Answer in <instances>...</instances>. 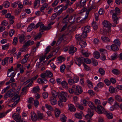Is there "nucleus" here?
I'll return each instance as SVG.
<instances>
[{
	"label": "nucleus",
	"instance_id": "obj_1",
	"mask_svg": "<svg viewBox=\"0 0 122 122\" xmlns=\"http://www.w3.org/2000/svg\"><path fill=\"white\" fill-rule=\"evenodd\" d=\"M67 8V5L64 6L61 5L57 6L54 9V10L56 14L59 15L61 14L63 10H65Z\"/></svg>",
	"mask_w": 122,
	"mask_h": 122
},
{
	"label": "nucleus",
	"instance_id": "obj_2",
	"mask_svg": "<svg viewBox=\"0 0 122 122\" xmlns=\"http://www.w3.org/2000/svg\"><path fill=\"white\" fill-rule=\"evenodd\" d=\"M67 95L66 92L62 91L59 93L58 97L59 99L63 102H65L66 100V97Z\"/></svg>",
	"mask_w": 122,
	"mask_h": 122
},
{
	"label": "nucleus",
	"instance_id": "obj_3",
	"mask_svg": "<svg viewBox=\"0 0 122 122\" xmlns=\"http://www.w3.org/2000/svg\"><path fill=\"white\" fill-rule=\"evenodd\" d=\"M6 18L8 19L10 24H12L14 22V17L13 16L11 15L10 13H7L5 15Z\"/></svg>",
	"mask_w": 122,
	"mask_h": 122
},
{
	"label": "nucleus",
	"instance_id": "obj_4",
	"mask_svg": "<svg viewBox=\"0 0 122 122\" xmlns=\"http://www.w3.org/2000/svg\"><path fill=\"white\" fill-rule=\"evenodd\" d=\"M87 113L88 114L85 116V118L88 120H90L94 113L93 110H91L90 109H88Z\"/></svg>",
	"mask_w": 122,
	"mask_h": 122
},
{
	"label": "nucleus",
	"instance_id": "obj_5",
	"mask_svg": "<svg viewBox=\"0 0 122 122\" xmlns=\"http://www.w3.org/2000/svg\"><path fill=\"white\" fill-rule=\"evenodd\" d=\"M12 117L13 119L17 122H25L21 120V117L19 114L17 115L14 113L12 115Z\"/></svg>",
	"mask_w": 122,
	"mask_h": 122
},
{
	"label": "nucleus",
	"instance_id": "obj_6",
	"mask_svg": "<svg viewBox=\"0 0 122 122\" xmlns=\"http://www.w3.org/2000/svg\"><path fill=\"white\" fill-rule=\"evenodd\" d=\"M83 57H80L79 58H76L75 59V63L79 66H80L83 62Z\"/></svg>",
	"mask_w": 122,
	"mask_h": 122
},
{
	"label": "nucleus",
	"instance_id": "obj_7",
	"mask_svg": "<svg viewBox=\"0 0 122 122\" xmlns=\"http://www.w3.org/2000/svg\"><path fill=\"white\" fill-rule=\"evenodd\" d=\"M83 90L81 87L78 86H76L75 89H74V92L76 95L81 94Z\"/></svg>",
	"mask_w": 122,
	"mask_h": 122
},
{
	"label": "nucleus",
	"instance_id": "obj_8",
	"mask_svg": "<svg viewBox=\"0 0 122 122\" xmlns=\"http://www.w3.org/2000/svg\"><path fill=\"white\" fill-rule=\"evenodd\" d=\"M112 20L115 24H113L112 25L113 27L116 26V24L118 23V18L117 17V16L115 14H113L112 15Z\"/></svg>",
	"mask_w": 122,
	"mask_h": 122
},
{
	"label": "nucleus",
	"instance_id": "obj_9",
	"mask_svg": "<svg viewBox=\"0 0 122 122\" xmlns=\"http://www.w3.org/2000/svg\"><path fill=\"white\" fill-rule=\"evenodd\" d=\"M11 91L12 90H9L5 95L4 97L5 98H7L8 97H12L15 94V92L12 93Z\"/></svg>",
	"mask_w": 122,
	"mask_h": 122
},
{
	"label": "nucleus",
	"instance_id": "obj_10",
	"mask_svg": "<svg viewBox=\"0 0 122 122\" xmlns=\"http://www.w3.org/2000/svg\"><path fill=\"white\" fill-rule=\"evenodd\" d=\"M100 51L101 54V60L103 61L106 60V57L105 54L107 52V51L104 49H101L100 50Z\"/></svg>",
	"mask_w": 122,
	"mask_h": 122
},
{
	"label": "nucleus",
	"instance_id": "obj_11",
	"mask_svg": "<svg viewBox=\"0 0 122 122\" xmlns=\"http://www.w3.org/2000/svg\"><path fill=\"white\" fill-rule=\"evenodd\" d=\"M103 24L104 27L108 28L109 30L111 29L112 25L108 21L105 20L103 21Z\"/></svg>",
	"mask_w": 122,
	"mask_h": 122
},
{
	"label": "nucleus",
	"instance_id": "obj_12",
	"mask_svg": "<svg viewBox=\"0 0 122 122\" xmlns=\"http://www.w3.org/2000/svg\"><path fill=\"white\" fill-rule=\"evenodd\" d=\"M19 42L20 43H24L25 39V36L23 34H19L18 35Z\"/></svg>",
	"mask_w": 122,
	"mask_h": 122
},
{
	"label": "nucleus",
	"instance_id": "obj_13",
	"mask_svg": "<svg viewBox=\"0 0 122 122\" xmlns=\"http://www.w3.org/2000/svg\"><path fill=\"white\" fill-rule=\"evenodd\" d=\"M97 112L99 114H102L103 112L104 113L105 111L104 108L100 105H98L97 106Z\"/></svg>",
	"mask_w": 122,
	"mask_h": 122
},
{
	"label": "nucleus",
	"instance_id": "obj_14",
	"mask_svg": "<svg viewBox=\"0 0 122 122\" xmlns=\"http://www.w3.org/2000/svg\"><path fill=\"white\" fill-rule=\"evenodd\" d=\"M67 28L68 30H69V31H71V30L72 28V27L71 26V25H68L67 24H66L61 29L60 31L61 32L64 31Z\"/></svg>",
	"mask_w": 122,
	"mask_h": 122
},
{
	"label": "nucleus",
	"instance_id": "obj_15",
	"mask_svg": "<svg viewBox=\"0 0 122 122\" xmlns=\"http://www.w3.org/2000/svg\"><path fill=\"white\" fill-rule=\"evenodd\" d=\"M69 53L70 54H73L76 52L77 50V49L74 47L73 45H71L69 48Z\"/></svg>",
	"mask_w": 122,
	"mask_h": 122
},
{
	"label": "nucleus",
	"instance_id": "obj_16",
	"mask_svg": "<svg viewBox=\"0 0 122 122\" xmlns=\"http://www.w3.org/2000/svg\"><path fill=\"white\" fill-rule=\"evenodd\" d=\"M56 98L54 97H50L49 101L51 104L53 105H55L56 103L57 100L56 99Z\"/></svg>",
	"mask_w": 122,
	"mask_h": 122
},
{
	"label": "nucleus",
	"instance_id": "obj_17",
	"mask_svg": "<svg viewBox=\"0 0 122 122\" xmlns=\"http://www.w3.org/2000/svg\"><path fill=\"white\" fill-rule=\"evenodd\" d=\"M104 113L105 114L106 116L108 119H111L113 118V115L109 111H105L104 112Z\"/></svg>",
	"mask_w": 122,
	"mask_h": 122
},
{
	"label": "nucleus",
	"instance_id": "obj_18",
	"mask_svg": "<svg viewBox=\"0 0 122 122\" xmlns=\"http://www.w3.org/2000/svg\"><path fill=\"white\" fill-rule=\"evenodd\" d=\"M37 82L39 84H43L44 83H46H46L47 82V81L46 79H42L41 78H39L37 81Z\"/></svg>",
	"mask_w": 122,
	"mask_h": 122
},
{
	"label": "nucleus",
	"instance_id": "obj_19",
	"mask_svg": "<svg viewBox=\"0 0 122 122\" xmlns=\"http://www.w3.org/2000/svg\"><path fill=\"white\" fill-rule=\"evenodd\" d=\"M61 84L63 88L65 89H67L68 87V84L65 81H63L61 82Z\"/></svg>",
	"mask_w": 122,
	"mask_h": 122
},
{
	"label": "nucleus",
	"instance_id": "obj_20",
	"mask_svg": "<svg viewBox=\"0 0 122 122\" xmlns=\"http://www.w3.org/2000/svg\"><path fill=\"white\" fill-rule=\"evenodd\" d=\"M68 107L69 109L72 112H75L76 110V109L74 106L73 105L69 104L68 105Z\"/></svg>",
	"mask_w": 122,
	"mask_h": 122
},
{
	"label": "nucleus",
	"instance_id": "obj_21",
	"mask_svg": "<svg viewBox=\"0 0 122 122\" xmlns=\"http://www.w3.org/2000/svg\"><path fill=\"white\" fill-rule=\"evenodd\" d=\"M101 38L102 41L104 42L108 43L110 42L109 39L106 36H102Z\"/></svg>",
	"mask_w": 122,
	"mask_h": 122
},
{
	"label": "nucleus",
	"instance_id": "obj_22",
	"mask_svg": "<svg viewBox=\"0 0 122 122\" xmlns=\"http://www.w3.org/2000/svg\"><path fill=\"white\" fill-rule=\"evenodd\" d=\"M73 19V17L72 16H71L70 18H69V20H68V19H63V22L64 23H65L66 24H67L68 22L71 23V24H72L74 22V21H71V20Z\"/></svg>",
	"mask_w": 122,
	"mask_h": 122
},
{
	"label": "nucleus",
	"instance_id": "obj_23",
	"mask_svg": "<svg viewBox=\"0 0 122 122\" xmlns=\"http://www.w3.org/2000/svg\"><path fill=\"white\" fill-rule=\"evenodd\" d=\"M31 117L32 120L34 121H36L37 119V117L36 113L33 112H31Z\"/></svg>",
	"mask_w": 122,
	"mask_h": 122
},
{
	"label": "nucleus",
	"instance_id": "obj_24",
	"mask_svg": "<svg viewBox=\"0 0 122 122\" xmlns=\"http://www.w3.org/2000/svg\"><path fill=\"white\" fill-rule=\"evenodd\" d=\"M118 46L114 44H112L111 46L112 50L114 51H116L119 50Z\"/></svg>",
	"mask_w": 122,
	"mask_h": 122
},
{
	"label": "nucleus",
	"instance_id": "obj_25",
	"mask_svg": "<svg viewBox=\"0 0 122 122\" xmlns=\"http://www.w3.org/2000/svg\"><path fill=\"white\" fill-rule=\"evenodd\" d=\"M15 94L13 96V97L11 100L12 102H13L18 97V95L19 94L18 92H15Z\"/></svg>",
	"mask_w": 122,
	"mask_h": 122
},
{
	"label": "nucleus",
	"instance_id": "obj_26",
	"mask_svg": "<svg viewBox=\"0 0 122 122\" xmlns=\"http://www.w3.org/2000/svg\"><path fill=\"white\" fill-rule=\"evenodd\" d=\"M86 2V0H81L80 2V7L82 8L85 7Z\"/></svg>",
	"mask_w": 122,
	"mask_h": 122
},
{
	"label": "nucleus",
	"instance_id": "obj_27",
	"mask_svg": "<svg viewBox=\"0 0 122 122\" xmlns=\"http://www.w3.org/2000/svg\"><path fill=\"white\" fill-rule=\"evenodd\" d=\"M9 58L7 57L5 58L2 61V65L4 66L5 65H7L8 64V60Z\"/></svg>",
	"mask_w": 122,
	"mask_h": 122
},
{
	"label": "nucleus",
	"instance_id": "obj_28",
	"mask_svg": "<svg viewBox=\"0 0 122 122\" xmlns=\"http://www.w3.org/2000/svg\"><path fill=\"white\" fill-rule=\"evenodd\" d=\"M57 59L58 60V62L57 63H61L64 61L65 60V58L61 56H59L57 57Z\"/></svg>",
	"mask_w": 122,
	"mask_h": 122
},
{
	"label": "nucleus",
	"instance_id": "obj_29",
	"mask_svg": "<svg viewBox=\"0 0 122 122\" xmlns=\"http://www.w3.org/2000/svg\"><path fill=\"white\" fill-rule=\"evenodd\" d=\"M61 111L59 109L56 108L55 110V113L56 117H59L61 113Z\"/></svg>",
	"mask_w": 122,
	"mask_h": 122
},
{
	"label": "nucleus",
	"instance_id": "obj_30",
	"mask_svg": "<svg viewBox=\"0 0 122 122\" xmlns=\"http://www.w3.org/2000/svg\"><path fill=\"white\" fill-rule=\"evenodd\" d=\"M79 44L82 48H84L86 45V42L85 41H82V40L79 42Z\"/></svg>",
	"mask_w": 122,
	"mask_h": 122
},
{
	"label": "nucleus",
	"instance_id": "obj_31",
	"mask_svg": "<svg viewBox=\"0 0 122 122\" xmlns=\"http://www.w3.org/2000/svg\"><path fill=\"white\" fill-rule=\"evenodd\" d=\"M87 104L90 108L92 109H90L91 110H92L94 109H95V107L94 106L93 103L92 102L89 101L87 102Z\"/></svg>",
	"mask_w": 122,
	"mask_h": 122
},
{
	"label": "nucleus",
	"instance_id": "obj_32",
	"mask_svg": "<svg viewBox=\"0 0 122 122\" xmlns=\"http://www.w3.org/2000/svg\"><path fill=\"white\" fill-rule=\"evenodd\" d=\"M76 39L78 41H80L82 40V37L81 35L78 34H76L75 36Z\"/></svg>",
	"mask_w": 122,
	"mask_h": 122
},
{
	"label": "nucleus",
	"instance_id": "obj_33",
	"mask_svg": "<svg viewBox=\"0 0 122 122\" xmlns=\"http://www.w3.org/2000/svg\"><path fill=\"white\" fill-rule=\"evenodd\" d=\"M40 88L39 86H37L33 88L32 91V92L35 93L38 92Z\"/></svg>",
	"mask_w": 122,
	"mask_h": 122
},
{
	"label": "nucleus",
	"instance_id": "obj_34",
	"mask_svg": "<svg viewBox=\"0 0 122 122\" xmlns=\"http://www.w3.org/2000/svg\"><path fill=\"white\" fill-rule=\"evenodd\" d=\"M34 43V41L31 40H29L27 41L25 44V46L27 47L32 45Z\"/></svg>",
	"mask_w": 122,
	"mask_h": 122
},
{
	"label": "nucleus",
	"instance_id": "obj_35",
	"mask_svg": "<svg viewBox=\"0 0 122 122\" xmlns=\"http://www.w3.org/2000/svg\"><path fill=\"white\" fill-rule=\"evenodd\" d=\"M90 27L89 26L87 25L86 26L84 27L83 31L87 33H88L90 31Z\"/></svg>",
	"mask_w": 122,
	"mask_h": 122
},
{
	"label": "nucleus",
	"instance_id": "obj_36",
	"mask_svg": "<svg viewBox=\"0 0 122 122\" xmlns=\"http://www.w3.org/2000/svg\"><path fill=\"white\" fill-rule=\"evenodd\" d=\"M84 18H82L81 17H78L76 20V22H81V23H84V21L83 20H85L86 19H85Z\"/></svg>",
	"mask_w": 122,
	"mask_h": 122
},
{
	"label": "nucleus",
	"instance_id": "obj_37",
	"mask_svg": "<svg viewBox=\"0 0 122 122\" xmlns=\"http://www.w3.org/2000/svg\"><path fill=\"white\" fill-rule=\"evenodd\" d=\"M113 42L114 43V44L118 46H120L121 44L120 41L119 39H115L113 41Z\"/></svg>",
	"mask_w": 122,
	"mask_h": 122
},
{
	"label": "nucleus",
	"instance_id": "obj_38",
	"mask_svg": "<svg viewBox=\"0 0 122 122\" xmlns=\"http://www.w3.org/2000/svg\"><path fill=\"white\" fill-rule=\"evenodd\" d=\"M46 73L47 77H51L53 76L52 73L50 71H46Z\"/></svg>",
	"mask_w": 122,
	"mask_h": 122
},
{
	"label": "nucleus",
	"instance_id": "obj_39",
	"mask_svg": "<svg viewBox=\"0 0 122 122\" xmlns=\"http://www.w3.org/2000/svg\"><path fill=\"white\" fill-rule=\"evenodd\" d=\"M61 120L63 122H66V117L65 115H61L60 116Z\"/></svg>",
	"mask_w": 122,
	"mask_h": 122
},
{
	"label": "nucleus",
	"instance_id": "obj_40",
	"mask_svg": "<svg viewBox=\"0 0 122 122\" xmlns=\"http://www.w3.org/2000/svg\"><path fill=\"white\" fill-rule=\"evenodd\" d=\"M81 53L84 56H85L86 57H87L89 56L90 54L89 53L85 51L84 50H82L81 51Z\"/></svg>",
	"mask_w": 122,
	"mask_h": 122
},
{
	"label": "nucleus",
	"instance_id": "obj_41",
	"mask_svg": "<svg viewBox=\"0 0 122 122\" xmlns=\"http://www.w3.org/2000/svg\"><path fill=\"white\" fill-rule=\"evenodd\" d=\"M75 116L76 117L79 119H82V117L81 114L80 113H77L75 114Z\"/></svg>",
	"mask_w": 122,
	"mask_h": 122
},
{
	"label": "nucleus",
	"instance_id": "obj_42",
	"mask_svg": "<svg viewBox=\"0 0 122 122\" xmlns=\"http://www.w3.org/2000/svg\"><path fill=\"white\" fill-rule=\"evenodd\" d=\"M92 27L94 30H96L98 28V26L97 23L93 22L92 23Z\"/></svg>",
	"mask_w": 122,
	"mask_h": 122
},
{
	"label": "nucleus",
	"instance_id": "obj_43",
	"mask_svg": "<svg viewBox=\"0 0 122 122\" xmlns=\"http://www.w3.org/2000/svg\"><path fill=\"white\" fill-rule=\"evenodd\" d=\"M51 94L53 97H56L58 95L59 93H57L54 90H53L52 91Z\"/></svg>",
	"mask_w": 122,
	"mask_h": 122
},
{
	"label": "nucleus",
	"instance_id": "obj_44",
	"mask_svg": "<svg viewBox=\"0 0 122 122\" xmlns=\"http://www.w3.org/2000/svg\"><path fill=\"white\" fill-rule=\"evenodd\" d=\"M3 4L4 7L5 8L9 7L10 5V3L9 1H7L5 2Z\"/></svg>",
	"mask_w": 122,
	"mask_h": 122
},
{
	"label": "nucleus",
	"instance_id": "obj_45",
	"mask_svg": "<svg viewBox=\"0 0 122 122\" xmlns=\"http://www.w3.org/2000/svg\"><path fill=\"white\" fill-rule=\"evenodd\" d=\"M32 4L31 1L29 2L28 1L26 0H25L23 2V4L24 5H30Z\"/></svg>",
	"mask_w": 122,
	"mask_h": 122
},
{
	"label": "nucleus",
	"instance_id": "obj_46",
	"mask_svg": "<svg viewBox=\"0 0 122 122\" xmlns=\"http://www.w3.org/2000/svg\"><path fill=\"white\" fill-rule=\"evenodd\" d=\"M100 55L99 53L97 51H95L94 53V56L97 59H98L100 57Z\"/></svg>",
	"mask_w": 122,
	"mask_h": 122
},
{
	"label": "nucleus",
	"instance_id": "obj_47",
	"mask_svg": "<svg viewBox=\"0 0 122 122\" xmlns=\"http://www.w3.org/2000/svg\"><path fill=\"white\" fill-rule=\"evenodd\" d=\"M42 96L44 99L48 97V93L47 92H44L42 93Z\"/></svg>",
	"mask_w": 122,
	"mask_h": 122
},
{
	"label": "nucleus",
	"instance_id": "obj_48",
	"mask_svg": "<svg viewBox=\"0 0 122 122\" xmlns=\"http://www.w3.org/2000/svg\"><path fill=\"white\" fill-rule=\"evenodd\" d=\"M74 81H73V79L71 78H70L68 80V83L70 85L74 84Z\"/></svg>",
	"mask_w": 122,
	"mask_h": 122
},
{
	"label": "nucleus",
	"instance_id": "obj_49",
	"mask_svg": "<svg viewBox=\"0 0 122 122\" xmlns=\"http://www.w3.org/2000/svg\"><path fill=\"white\" fill-rule=\"evenodd\" d=\"M87 101L85 99H83L81 100V103L83 105L86 106L87 105Z\"/></svg>",
	"mask_w": 122,
	"mask_h": 122
},
{
	"label": "nucleus",
	"instance_id": "obj_50",
	"mask_svg": "<svg viewBox=\"0 0 122 122\" xmlns=\"http://www.w3.org/2000/svg\"><path fill=\"white\" fill-rule=\"evenodd\" d=\"M114 101V99L112 97H111L107 99V102L110 104L112 103Z\"/></svg>",
	"mask_w": 122,
	"mask_h": 122
},
{
	"label": "nucleus",
	"instance_id": "obj_51",
	"mask_svg": "<svg viewBox=\"0 0 122 122\" xmlns=\"http://www.w3.org/2000/svg\"><path fill=\"white\" fill-rule=\"evenodd\" d=\"M45 106L46 107L48 110L51 111H53V108L50 105L47 104H45Z\"/></svg>",
	"mask_w": 122,
	"mask_h": 122
},
{
	"label": "nucleus",
	"instance_id": "obj_52",
	"mask_svg": "<svg viewBox=\"0 0 122 122\" xmlns=\"http://www.w3.org/2000/svg\"><path fill=\"white\" fill-rule=\"evenodd\" d=\"M83 60L85 62L88 64H90L91 62V60L87 58H83Z\"/></svg>",
	"mask_w": 122,
	"mask_h": 122
},
{
	"label": "nucleus",
	"instance_id": "obj_53",
	"mask_svg": "<svg viewBox=\"0 0 122 122\" xmlns=\"http://www.w3.org/2000/svg\"><path fill=\"white\" fill-rule=\"evenodd\" d=\"M99 71L101 74L102 75H104L105 74V71L102 68H99Z\"/></svg>",
	"mask_w": 122,
	"mask_h": 122
},
{
	"label": "nucleus",
	"instance_id": "obj_54",
	"mask_svg": "<svg viewBox=\"0 0 122 122\" xmlns=\"http://www.w3.org/2000/svg\"><path fill=\"white\" fill-rule=\"evenodd\" d=\"M15 30H11L9 32V35L10 37H11L14 34Z\"/></svg>",
	"mask_w": 122,
	"mask_h": 122
},
{
	"label": "nucleus",
	"instance_id": "obj_55",
	"mask_svg": "<svg viewBox=\"0 0 122 122\" xmlns=\"http://www.w3.org/2000/svg\"><path fill=\"white\" fill-rule=\"evenodd\" d=\"M86 82L87 83L89 87L92 88V87L93 85H92V82L89 80H87L86 81Z\"/></svg>",
	"mask_w": 122,
	"mask_h": 122
},
{
	"label": "nucleus",
	"instance_id": "obj_56",
	"mask_svg": "<svg viewBox=\"0 0 122 122\" xmlns=\"http://www.w3.org/2000/svg\"><path fill=\"white\" fill-rule=\"evenodd\" d=\"M46 61H45L44 62H43V63H41L40 62H39L36 65V66L38 68H40L42 66H43V63H44Z\"/></svg>",
	"mask_w": 122,
	"mask_h": 122
},
{
	"label": "nucleus",
	"instance_id": "obj_57",
	"mask_svg": "<svg viewBox=\"0 0 122 122\" xmlns=\"http://www.w3.org/2000/svg\"><path fill=\"white\" fill-rule=\"evenodd\" d=\"M51 47L50 46H49L47 47L45 50V54H47L50 51Z\"/></svg>",
	"mask_w": 122,
	"mask_h": 122
},
{
	"label": "nucleus",
	"instance_id": "obj_58",
	"mask_svg": "<svg viewBox=\"0 0 122 122\" xmlns=\"http://www.w3.org/2000/svg\"><path fill=\"white\" fill-rule=\"evenodd\" d=\"M115 13L113 14H115L117 16V14L119 13L120 12V10L117 7H116L115 9Z\"/></svg>",
	"mask_w": 122,
	"mask_h": 122
},
{
	"label": "nucleus",
	"instance_id": "obj_59",
	"mask_svg": "<svg viewBox=\"0 0 122 122\" xmlns=\"http://www.w3.org/2000/svg\"><path fill=\"white\" fill-rule=\"evenodd\" d=\"M65 68L66 66L65 65H63L61 66L60 67L61 71L62 72H64Z\"/></svg>",
	"mask_w": 122,
	"mask_h": 122
},
{
	"label": "nucleus",
	"instance_id": "obj_60",
	"mask_svg": "<svg viewBox=\"0 0 122 122\" xmlns=\"http://www.w3.org/2000/svg\"><path fill=\"white\" fill-rule=\"evenodd\" d=\"M27 46H25V44L23 46L22 48L20 49V51L21 52H25V51L27 48Z\"/></svg>",
	"mask_w": 122,
	"mask_h": 122
},
{
	"label": "nucleus",
	"instance_id": "obj_61",
	"mask_svg": "<svg viewBox=\"0 0 122 122\" xmlns=\"http://www.w3.org/2000/svg\"><path fill=\"white\" fill-rule=\"evenodd\" d=\"M74 83H77L79 81V78L77 76H75L73 78Z\"/></svg>",
	"mask_w": 122,
	"mask_h": 122
},
{
	"label": "nucleus",
	"instance_id": "obj_62",
	"mask_svg": "<svg viewBox=\"0 0 122 122\" xmlns=\"http://www.w3.org/2000/svg\"><path fill=\"white\" fill-rule=\"evenodd\" d=\"M10 87V86H7L4 89H3L2 92L1 93L3 94L5 93L7 90L9 89Z\"/></svg>",
	"mask_w": 122,
	"mask_h": 122
},
{
	"label": "nucleus",
	"instance_id": "obj_63",
	"mask_svg": "<svg viewBox=\"0 0 122 122\" xmlns=\"http://www.w3.org/2000/svg\"><path fill=\"white\" fill-rule=\"evenodd\" d=\"M34 103L35 106L36 108L38 107V106L39 105V104L38 101L36 99L34 100Z\"/></svg>",
	"mask_w": 122,
	"mask_h": 122
},
{
	"label": "nucleus",
	"instance_id": "obj_64",
	"mask_svg": "<svg viewBox=\"0 0 122 122\" xmlns=\"http://www.w3.org/2000/svg\"><path fill=\"white\" fill-rule=\"evenodd\" d=\"M9 44V43L7 44L6 45H3L2 46V49L4 50H5L8 49Z\"/></svg>",
	"mask_w": 122,
	"mask_h": 122
}]
</instances>
